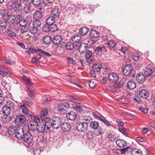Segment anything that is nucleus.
<instances>
[{
  "label": "nucleus",
  "instance_id": "37",
  "mask_svg": "<svg viewBox=\"0 0 155 155\" xmlns=\"http://www.w3.org/2000/svg\"><path fill=\"white\" fill-rule=\"evenodd\" d=\"M1 119L3 122L5 123L8 122L10 120L9 116L5 114L1 117Z\"/></svg>",
  "mask_w": 155,
  "mask_h": 155
},
{
  "label": "nucleus",
  "instance_id": "47",
  "mask_svg": "<svg viewBox=\"0 0 155 155\" xmlns=\"http://www.w3.org/2000/svg\"><path fill=\"white\" fill-rule=\"evenodd\" d=\"M108 47L110 48H112L116 45L115 43L113 40H110L107 41L106 43Z\"/></svg>",
  "mask_w": 155,
  "mask_h": 155
},
{
  "label": "nucleus",
  "instance_id": "9",
  "mask_svg": "<svg viewBox=\"0 0 155 155\" xmlns=\"http://www.w3.org/2000/svg\"><path fill=\"white\" fill-rule=\"evenodd\" d=\"M132 68L130 64H127L122 69L123 74L126 76L130 75L131 72Z\"/></svg>",
  "mask_w": 155,
  "mask_h": 155
},
{
  "label": "nucleus",
  "instance_id": "27",
  "mask_svg": "<svg viewBox=\"0 0 155 155\" xmlns=\"http://www.w3.org/2000/svg\"><path fill=\"white\" fill-rule=\"evenodd\" d=\"M90 35L92 38H97L99 36V33L96 30H91L90 31Z\"/></svg>",
  "mask_w": 155,
  "mask_h": 155
},
{
  "label": "nucleus",
  "instance_id": "23",
  "mask_svg": "<svg viewBox=\"0 0 155 155\" xmlns=\"http://www.w3.org/2000/svg\"><path fill=\"white\" fill-rule=\"evenodd\" d=\"M153 72L152 69L150 68H146L144 70L143 74L146 77H148L150 76Z\"/></svg>",
  "mask_w": 155,
  "mask_h": 155
},
{
  "label": "nucleus",
  "instance_id": "50",
  "mask_svg": "<svg viewBox=\"0 0 155 155\" xmlns=\"http://www.w3.org/2000/svg\"><path fill=\"white\" fill-rule=\"evenodd\" d=\"M50 26V31L52 32H54L57 30L58 28L56 25L54 24H52Z\"/></svg>",
  "mask_w": 155,
  "mask_h": 155
},
{
  "label": "nucleus",
  "instance_id": "56",
  "mask_svg": "<svg viewBox=\"0 0 155 155\" xmlns=\"http://www.w3.org/2000/svg\"><path fill=\"white\" fill-rule=\"evenodd\" d=\"M32 105V103L30 101H25L23 105L20 107H30Z\"/></svg>",
  "mask_w": 155,
  "mask_h": 155
},
{
  "label": "nucleus",
  "instance_id": "57",
  "mask_svg": "<svg viewBox=\"0 0 155 155\" xmlns=\"http://www.w3.org/2000/svg\"><path fill=\"white\" fill-rule=\"evenodd\" d=\"M7 22L6 20H2L0 21V26L1 27H5L7 25Z\"/></svg>",
  "mask_w": 155,
  "mask_h": 155
},
{
  "label": "nucleus",
  "instance_id": "19",
  "mask_svg": "<svg viewBox=\"0 0 155 155\" xmlns=\"http://www.w3.org/2000/svg\"><path fill=\"white\" fill-rule=\"evenodd\" d=\"M77 115L73 111L70 112L66 114L67 118L71 120H73L76 118Z\"/></svg>",
  "mask_w": 155,
  "mask_h": 155
},
{
  "label": "nucleus",
  "instance_id": "48",
  "mask_svg": "<svg viewBox=\"0 0 155 155\" xmlns=\"http://www.w3.org/2000/svg\"><path fill=\"white\" fill-rule=\"evenodd\" d=\"M118 101L120 103L122 104H126V98L124 96L119 97L117 99Z\"/></svg>",
  "mask_w": 155,
  "mask_h": 155
},
{
  "label": "nucleus",
  "instance_id": "35",
  "mask_svg": "<svg viewBox=\"0 0 155 155\" xmlns=\"http://www.w3.org/2000/svg\"><path fill=\"white\" fill-rule=\"evenodd\" d=\"M59 14V10L58 8L53 9L51 12V15L55 18L56 17H58Z\"/></svg>",
  "mask_w": 155,
  "mask_h": 155
},
{
  "label": "nucleus",
  "instance_id": "1",
  "mask_svg": "<svg viewBox=\"0 0 155 155\" xmlns=\"http://www.w3.org/2000/svg\"><path fill=\"white\" fill-rule=\"evenodd\" d=\"M61 123V120L58 117H54L52 120L49 119L46 121L48 130L49 128H51V127L54 129H58L60 127Z\"/></svg>",
  "mask_w": 155,
  "mask_h": 155
},
{
  "label": "nucleus",
  "instance_id": "20",
  "mask_svg": "<svg viewBox=\"0 0 155 155\" xmlns=\"http://www.w3.org/2000/svg\"><path fill=\"white\" fill-rule=\"evenodd\" d=\"M139 95L142 98L146 99L149 96L148 91L145 89H142L139 93Z\"/></svg>",
  "mask_w": 155,
  "mask_h": 155
},
{
  "label": "nucleus",
  "instance_id": "30",
  "mask_svg": "<svg viewBox=\"0 0 155 155\" xmlns=\"http://www.w3.org/2000/svg\"><path fill=\"white\" fill-rule=\"evenodd\" d=\"M127 86L128 88L131 89H133L136 87L135 83L133 81H129Z\"/></svg>",
  "mask_w": 155,
  "mask_h": 155
},
{
  "label": "nucleus",
  "instance_id": "15",
  "mask_svg": "<svg viewBox=\"0 0 155 155\" xmlns=\"http://www.w3.org/2000/svg\"><path fill=\"white\" fill-rule=\"evenodd\" d=\"M21 2H23V8L26 13H28L30 12V7L29 5V3H28L26 0H21Z\"/></svg>",
  "mask_w": 155,
  "mask_h": 155
},
{
  "label": "nucleus",
  "instance_id": "25",
  "mask_svg": "<svg viewBox=\"0 0 155 155\" xmlns=\"http://www.w3.org/2000/svg\"><path fill=\"white\" fill-rule=\"evenodd\" d=\"M55 21V18L51 15L47 18L46 20V22L48 25H50L53 24Z\"/></svg>",
  "mask_w": 155,
  "mask_h": 155
},
{
  "label": "nucleus",
  "instance_id": "2",
  "mask_svg": "<svg viewBox=\"0 0 155 155\" xmlns=\"http://www.w3.org/2000/svg\"><path fill=\"white\" fill-rule=\"evenodd\" d=\"M29 117H31L32 120L30 122L28 127L31 131H34L36 130V126L38 125V123L40 122L39 118L36 116H32L31 114L29 115Z\"/></svg>",
  "mask_w": 155,
  "mask_h": 155
},
{
  "label": "nucleus",
  "instance_id": "8",
  "mask_svg": "<svg viewBox=\"0 0 155 155\" xmlns=\"http://www.w3.org/2000/svg\"><path fill=\"white\" fill-rule=\"evenodd\" d=\"M3 17L4 19L6 20L7 21L12 24L14 23L16 20L15 15H9L8 14H4Z\"/></svg>",
  "mask_w": 155,
  "mask_h": 155
},
{
  "label": "nucleus",
  "instance_id": "36",
  "mask_svg": "<svg viewBox=\"0 0 155 155\" xmlns=\"http://www.w3.org/2000/svg\"><path fill=\"white\" fill-rule=\"evenodd\" d=\"M101 65L99 64L95 63L92 66L93 69L95 71L97 72L100 71L101 68Z\"/></svg>",
  "mask_w": 155,
  "mask_h": 155
},
{
  "label": "nucleus",
  "instance_id": "39",
  "mask_svg": "<svg viewBox=\"0 0 155 155\" xmlns=\"http://www.w3.org/2000/svg\"><path fill=\"white\" fill-rule=\"evenodd\" d=\"M2 111L3 113L8 115L11 111L10 107H2Z\"/></svg>",
  "mask_w": 155,
  "mask_h": 155
},
{
  "label": "nucleus",
  "instance_id": "45",
  "mask_svg": "<svg viewBox=\"0 0 155 155\" xmlns=\"http://www.w3.org/2000/svg\"><path fill=\"white\" fill-rule=\"evenodd\" d=\"M41 25V22L39 19H36L35 21H33V27L37 28L39 27Z\"/></svg>",
  "mask_w": 155,
  "mask_h": 155
},
{
  "label": "nucleus",
  "instance_id": "11",
  "mask_svg": "<svg viewBox=\"0 0 155 155\" xmlns=\"http://www.w3.org/2000/svg\"><path fill=\"white\" fill-rule=\"evenodd\" d=\"M48 113V110L46 109L43 110L40 112V116L42 121L44 120L45 122L47 121Z\"/></svg>",
  "mask_w": 155,
  "mask_h": 155
},
{
  "label": "nucleus",
  "instance_id": "38",
  "mask_svg": "<svg viewBox=\"0 0 155 155\" xmlns=\"http://www.w3.org/2000/svg\"><path fill=\"white\" fill-rule=\"evenodd\" d=\"M31 2L35 6L37 7H38L41 3V0H31Z\"/></svg>",
  "mask_w": 155,
  "mask_h": 155
},
{
  "label": "nucleus",
  "instance_id": "28",
  "mask_svg": "<svg viewBox=\"0 0 155 155\" xmlns=\"http://www.w3.org/2000/svg\"><path fill=\"white\" fill-rule=\"evenodd\" d=\"M89 29L86 27H83L79 30L80 35H86L89 31Z\"/></svg>",
  "mask_w": 155,
  "mask_h": 155
},
{
  "label": "nucleus",
  "instance_id": "6",
  "mask_svg": "<svg viewBox=\"0 0 155 155\" xmlns=\"http://www.w3.org/2000/svg\"><path fill=\"white\" fill-rule=\"evenodd\" d=\"M48 126L46 124V121L45 124H41L38 125L36 126V130L39 133H43L45 131L46 133L50 132V128H49L48 130L47 129Z\"/></svg>",
  "mask_w": 155,
  "mask_h": 155
},
{
  "label": "nucleus",
  "instance_id": "22",
  "mask_svg": "<svg viewBox=\"0 0 155 155\" xmlns=\"http://www.w3.org/2000/svg\"><path fill=\"white\" fill-rule=\"evenodd\" d=\"M117 145L120 147H124L127 145L126 142L122 139H118L116 141Z\"/></svg>",
  "mask_w": 155,
  "mask_h": 155
},
{
  "label": "nucleus",
  "instance_id": "32",
  "mask_svg": "<svg viewBox=\"0 0 155 155\" xmlns=\"http://www.w3.org/2000/svg\"><path fill=\"white\" fill-rule=\"evenodd\" d=\"M100 120L103 122L108 127L113 126V125L110 123L109 121L104 117H101L100 118Z\"/></svg>",
  "mask_w": 155,
  "mask_h": 155
},
{
  "label": "nucleus",
  "instance_id": "60",
  "mask_svg": "<svg viewBox=\"0 0 155 155\" xmlns=\"http://www.w3.org/2000/svg\"><path fill=\"white\" fill-rule=\"evenodd\" d=\"M22 112L25 114L28 115V116L29 117V115L30 114H29V110L27 107H23Z\"/></svg>",
  "mask_w": 155,
  "mask_h": 155
},
{
  "label": "nucleus",
  "instance_id": "29",
  "mask_svg": "<svg viewBox=\"0 0 155 155\" xmlns=\"http://www.w3.org/2000/svg\"><path fill=\"white\" fill-rule=\"evenodd\" d=\"M42 15V14L41 12L37 11L34 14L33 17L35 19H39L41 17Z\"/></svg>",
  "mask_w": 155,
  "mask_h": 155
},
{
  "label": "nucleus",
  "instance_id": "59",
  "mask_svg": "<svg viewBox=\"0 0 155 155\" xmlns=\"http://www.w3.org/2000/svg\"><path fill=\"white\" fill-rule=\"evenodd\" d=\"M91 120V118L89 116H84L83 117V120L85 122L84 123H88Z\"/></svg>",
  "mask_w": 155,
  "mask_h": 155
},
{
  "label": "nucleus",
  "instance_id": "53",
  "mask_svg": "<svg viewBox=\"0 0 155 155\" xmlns=\"http://www.w3.org/2000/svg\"><path fill=\"white\" fill-rule=\"evenodd\" d=\"M69 104L68 102H61L58 104L57 107H69Z\"/></svg>",
  "mask_w": 155,
  "mask_h": 155
},
{
  "label": "nucleus",
  "instance_id": "13",
  "mask_svg": "<svg viewBox=\"0 0 155 155\" xmlns=\"http://www.w3.org/2000/svg\"><path fill=\"white\" fill-rule=\"evenodd\" d=\"M109 80L112 82H115L117 81L119 79L118 75L115 73H111L108 75Z\"/></svg>",
  "mask_w": 155,
  "mask_h": 155
},
{
  "label": "nucleus",
  "instance_id": "26",
  "mask_svg": "<svg viewBox=\"0 0 155 155\" xmlns=\"http://www.w3.org/2000/svg\"><path fill=\"white\" fill-rule=\"evenodd\" d=\"M62 38L60 35H56L54 36L52 41L53 43L55 45L59 44L61 41Z\"/></svg>",
  "mask_w": 155,
  "mask_h": 155
},
{
  "label": "nucleus",
  "instance_id": "14",
  "mask_svg": "<svg viewBox=\"0 0 155 155\" xmlns=\"http://www.w3.org/2000/svg\"><path fill=\"white\" fill-rule=\"evenodd\" d=\"M18 130V127L12 125L9 127L8 131V134L11 135L15 134Z\"/></svg>",
  "mask_w": 155,
  "mask_h": 155
},
{
  "label": "nucleus",
  "instance_id": "17",
  "mask_svg": "<svg viewBox=\"0 0 155 155\" xmlns=\"http://www.w3.org/2000/svg\"><path fill=\"white\" fill-rule=\"evenodd\" d=\"M24 132V130L23 128L19 129L15 134V137L17 139L23 140Z\"/></svg>",
  "mask_w": 155,
  "mask_h": 155
},
{
  "label": "nucleus",
  "instance_id": "33",
  "mask_svg": "<svg viewBox=\"0 0 155 155\" xmlns=\"http://www.w3.org/2000/svg\"><path fill=\"white\" fill-rule=\"evenodd\" d=\"M91 127L94 130H96L99 126V123L96 121H93L90 124Z\"/></svg>",
  "mask_w": 155,
  "mask_h": 155
},
{
  "label": "nucleus",
  "instance_id": "42",
  "mask_svg": "<svg viewBox=\"0 0 155 155\" xmlns=\"http://www.w3.org/2000/svg\"><path fill=\"white\" fill-rule=\"evenodd\" d=\"M2 60L4 61L5 63L8 64L13 65L15 64V62L13 61L10 59H7L5 57H4Z\"/></svg>",
  "mask_w": 155,
  "mask_h": 155
},
{
  "label": "nucleus",
  "instance_id": "64",
  "mask_svg": "<svg viewBox=\"0 0 155 155\" xmlns=\"http://www.w3.org/2000/svg\"><path fill=\"white\" fill-rule=\"evenodd\" d=\"M129 148V147H126L120 149V150L121 154H124L127 151Z\"/></svg>",
  "mask_w": 155,
  "mask_h": 155
},
{
  "label": "nucleus",
  "instance_id": "41",
  "mask_svg": "<svg viewBox=\"0 0 155 155\" xmlns=\"http://www.w3.org/2000/svg\"><path fill=\"white\" fill-rule=\"evenodd\" d=\"M43 41L45 44H48L51 42V38L49 36H46L43 38Z\"/></svg>",
  "mask_w": 155,
  "mask_h": 155
},
{
  "label": "nucleus",
  "instance_id": "62",
  "mask_svg": "<svg viewBox=\"0 0 155 155\" xmlns=\"http://www.w3.org/2000/svg\"><path fill=\"white\" fill-rule=\"evenodd\" d=\"M116 122L117 124L121 127H123L124 126V123L120 119L118 118L116 120Z\"/></svg>",
  "mask_w": 155,
  "mask_h": 155
},
{
  "label": "nucleus",
  "instance_id": "55",
  "mask_svg": "<svg viewBox=\"0 0 155 155\" xmlns=\"http://www.w3.org/2000/svg\"><path fill=\"white\" fill-rule=\"evenodd\" d=\"M59 113L61 114H63L66 113V111L65 109L63 107H57Z\"/></svg>",
  "mask_w": 155,
  "mask_h": 155
},
{
  "label": "nucleus",
  "instance_id": "44",
  "mask_svg": "<svg viewBox=\"0 0 155 155\" xmlns=\"http://www.w3.org/2000/svg\"><path fill=\"white\" fill-rule=\"evenodd\" d=\"M106 50L104 47L101 46L98 47L96 49V51L98 52L103 53L106 51Z\"/></svg>",
  "mask_w": 155,
  "mask_h": 155
},
{
  "label": "nucleus",
  "instance_id": "40",
  "mask_svg": "<svg viewBox=\"0 0 155 155\" xmlns=\"http://www.w3.org/2000/svg\"><path fill=\"white\" fill-rule=\"evenodd\" d=\"M117 84H114L113 86L109 85L107 87V89L111 92H114L117 91L116 86Z\"/></svg>",
  "mask_w": 155,
  "mask_h": 155
},
{
  "label": "nucleus",
  "instance_id": "3",
  "mask_svg": "<svg viewBox=\"0 0 155 155\" xmlns=\"http://www.w3.org/2000/svg\"><path fill=\"white\" fill-rule=\"evenodd\" d=\"M23 79L27 85L28 89L29 90V94L30 96L32 97L34 96L35 92L32 86V83L30 80L25 76H22Z\"/></svg>",
  "mask_w": 155,
  "mask_h": 155
},
{
  "label": "nucleus",
  "instance_id": "31",
  "mask_svg": "<svg viewBox=\"0 0 155 155\" xmlns=\"http://www.w3.org/2000/svg\"><path fill=\"white\" fill-rule=\"evenodd\" d=\"M81 35L80 34L74 35L72 37V40L74 43L77 42L81 39Z\"/></svg>",
  "mask_w": 155,
  "mask_h": 155
},
{
  "label": "nucleus",
  "instance_id": "63",
  "mask_svg": "<svg viewBox=\"0 0 155 155\" xmlns=\"http://www.w3.org/2000/svg\"><path fill=\"white\" fill-rule=\"evenodd\" d=\"M138 109L144 113H147L148 111V108L146 107H138Z\"/></svg>",
  "mask_w": 155,
  "mask_h": 155
},
{
  "label": "nucleus",
  "instance_id": "4",
  "mask_svg": "<svg viewBox=\"0 0 155 155\" xmlns=\"http://www.w3.org/2000/svg\"><path fill=\"white\" fill-rule=\"evenodd\" d=\"M26 119L23 115H19L16 116L15 120L16 125L18 126H23L25 123Z\"/></svg>",
  "mask_w": 155,
  "mask_h": 155
},
{
  "label": "nucleus",
  "instance_id": "24",
  "mask_svg": "<svg viewBox=\"0 0 155 155\" xmlns=\"http://www.w3.org/2000/svg\"><path fill=\"white\" fill-rule=\"evenodd\" d=\"M92 53L91 51L87 50L86 51L85 53V57L87 59H88L87 61L90 63H92V60L91 59H90L92 56Z\"/></svg>",
  "mask_w": 155,
  "mask_h": 155
},
{
  "label": "nucleus",
  "instance_id": "52",
  "mask_svg": "<svg viewBox=\"0 0 155 155\" xmlns=\"http://www.w3.org/2000/svg\"><path fill=\"white\" fill-rule=\"evenodd\" d=\"M19 23L20 26L25 27L27 25V22L25 20H21L20 21H19Z\"/></svg>",
  "mask_w": 155,
  "mask_h": 155
},
{
  "label": "nucleus",
  "instance_id": "7",
  "mask_svg": "<svg viewBox=\"0 0 155 155\" xmlns=\"http://www.w3.org/2000/svg\"><path fill=\"white\" fill-rule=\"evenodd\" d=\"M76 128L79 132H84L87 128V125L86 123L78 122L77 124Z\"/></svg>",
  "mask_w": 155,
  "mask_h": 155
},
{
  "label": "nucleus",
  "instance_id": "16",
  "mask_svg": "<svg viewBox=\"0 0 155 155\" xmlns=\"http://www.w3.org/2000/svg\"><path fill=\"white\" fill-rule=\"evenodd\" d=\"M146 77L143 74L139 73L136 76V79L137 82L140 84L143 83L145 80V78Z\"/></svg>",
  "mask_w": 155,
  "mask_h": 155
},
{
  "label": "nucleus",
  "instance_id": "61",
  "mask_svg": "<svg viewBox=\"0 0 155 155\" xmlns=\"http://www.w3.org/2000/svg\"><path fill=\"white\" fill-rule=\"evenodd\" d=\"M119 131L124 135H126L127 134V130L124 128L122 129H119Z\"/></svg>",
  "mask_w": 155,
  "mask_h": 155
},
{
  "label": "nucleus",
  "instance_id": "18",
  "mask_svg": "<svg viewBox=\"0 0 155 155\" xmlns=\"http://www.w3.org/2000/svg\"><path fill=\"white\" fill-rule=\"evenodd\" d=\"M61 128L63 131L68 132L71 128L70 124L68 123H63L61 125Z\"/></svg>",
  "mask_w": 155,
  "mask_h": 155
},
{
  "label": "nucleus",
  "instance_id": "49",
  "mask_svg": "<svg viewBox=\"0 0 155 155\" xmlns=\"http://www.w3.org/2000/svg\"><path fill=\"white\" fill-rule=\"evenodd\" d=\"M95 132V135L97 136L101 135L103 134V130L101 127L97 128Z\"/></svg>",
  "mask_w": 155,
  "mask_h": 155
},
{
  "label": "nucleus",
  "instance_id": "5",
  "mask_svg": "<svg viewBox=\"0 0 155 155\" xmlns=\"http://www.w3.org/2000/svg\"><path fill=\"white\" fill-rule=\"evenodd\" d=\"M23 140L28 144H30L33 140V136L28 131L24 132Z\"/></svg>",
  "mask_w": 155,
  "mask_h": 155
},
{
  "label": "nucleus",
  "instance_id": "34",
  "mask_svg": "<svg viewBox=\"0 0 155 155\" xmlns=\"http://www.w3.org/2000/svg\"><path fill=\"white\" fill-rule=\"evenodd\" d=\"M132 155H141L142 153L141 151L137 149H134L131 151Z\"/></svg>",
  "mask_w": 155,
  "mask_h": 155
},
{
  "label": "nucleus",
  "instance_id": "51",
  "mask_svg": "<svg viewBox=\"0 0 155 155\" xmlns=\"http://www.w3.org/2000/svg\"><path fill=\"white\" fill-rule=\"evenodd\" d=\"M66 47L68 50H72L74 48V44L71 42H68L66 44Z\"/></svg>",
  "mask_w": 155,
  "mask_h": 155
},
{
  "label": "nucleus",
  "instance_id": "58",
  "mask_svg": "<svg viewBox=\"0 0 155 155\" xmlns=\"http://www.w3.org/2000/svg\"><path fill=\"white\" fill-rule=\"evenodd\" d=\"M96 85V83L95 81L93 80H91L89 83V85L90 87L93 88Z\"/></svg>",
  "mask_w": 155,
  "mask_h": 155
},
{
  "label": "nucleus",
  "instance_id": "12",
  "mask_svg": "<svg viewBox=\"0 0 155 155\" xmlns=\"http://www.w3.org/2000/svg\"><path fill=\"white\" fill-rule=\"evenodd\" d=\"M74 110L81 113H88L90 112L91 109L87 107H73Z\"/></svg>",
  "mask_w": 155,
  "mask_h": 155
},
{
  "label": "nucleus",
  "instance_id": "43",
  "mask_svg": "<svg viewBox=\"0 0 155 155\" xmlns=\"http://www.w3.org/2000/svg\"><path fill=\"white\" fill-rule=\"evenodd\" d=\"M29 30L30 32L33 35L36 34L38 32L37 28L33 26L30 28Z\"/></svg>",
  "mask_w": 155,
  "mask_h": 155
},
{
  "label": "nucleus",
  "instance_id": "54",
  "mask_svg": "<svg viewBox=\"0 0 155 155\" xmlns=\"http://www.w3.org/2000/svg\"><path fill=\"white\" fill-rule=\"evenodd\" d=\"M66 99L69 100L71 101L72 102H75V101L77 100L76 98L70 95H68L66 96Z\"/></svg>",
  "mask_w": 155,
  "mask_h": 155
},
{
  "label": "nucleus",
  "instance_id": "21",
  "mask_svg": "<svg viewBox=\"0 0 155 155\" xmlns=\"http://www.w3.org/2000/svg\"><path fill=\"white\" fill-rule=\"evenodd\" d=\"M88 48V45L85 43L81 44L78 48L79 52L81 53L87 51Z\"/></svg>",
  "mask_w": 155,
  "mask_h": 155
},
{
  "label": "nucleus",
  "instance_id": "46",
  "mask_svg": "<svg viewBox=\"0 0 155 155\" xmlns=\"http://www.w3.org/2000/svg\"><path fill=\"white\" fill-rule=\"evenodd\" d=\"M41 58V56L40 54H37L35 57H33L32 59V62L33 63H38L39 62V61Z\"/></svg>",
  "mask_w": 155,
  "mask_h": 155
},
{
  "label": "nucleus",
  "instance_id": "10",
  "mask_svg": "<svg viewBox=\"0 0 155 155\" xmlns=\"http://www.w3.org/2000/svg\"><path fill=\"white\" fill-rule=\"evenodd\" d=\"M14 5L13 9L14 11L16 12H19L23 9V2L21 3L20 0V3H16L14 4Z\"/></svg>",
  "mask_w": 155,
  "mask_h": 155
}]
</instances>
